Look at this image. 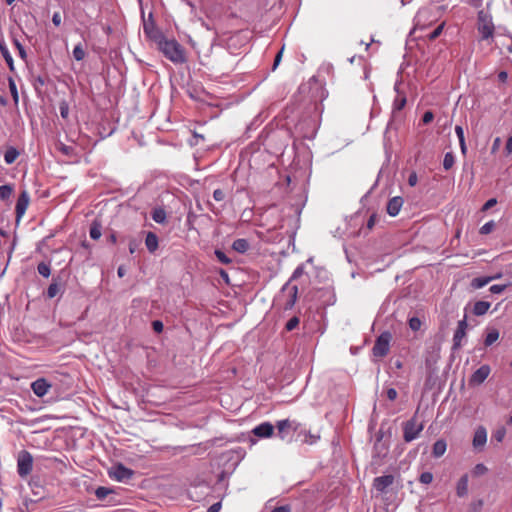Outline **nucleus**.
I'll return each mask as SVG.
<instances>
[{
  "label": "nucleus",
  "mask_w": 512,
  "mask_h": 512,
  "mask_svg": "<svg viewBox=\"0 0 512 512\" xmlns=\"http://www.w3.org/2000/svg\"><path fill=\"white\" fill-rule=\"evenodd\" d=\"M422 484H430L433 481V474L431 472H423L419 477Z\"/></svg>",
  "instance_id": "42"
},
{
  "label": "nucleus",
  "mask_w": 512,
  "mask_h": 512,
  "mask_svg": "<svg viewBox=\"0 0 512 512\" xmlns=\"http://www.w3.org/2000/svg\"><path fill=\"white\" fill-rule=\"evenodd\" d=\"M152 328L156 333H161L163 331L164 325L160 320H155L152 322Z\"/></svg>",
  "instance_id": "53"
},
{
  "label": "nucleus",
  "mask_w": 512,
  "mask_h": 512,
  "mask_svg": "<svg viewBox=\"0 0 512 512\" xmlns=\"http://www.w3.org/2000/svg\"><path fill=\"white\" fill-rule=\"evenodd\" d=\"M9 88H10V92H11L14 100L17 101L18 92H17L16 84L11 78L9 79Z\"/></svg>",
  "instance_id": "51"
},
{
  "label": "nucleus",
  "mask_w": 512,
  "mask_h": 512,
  "mask_svg": "<svg viewBox=\"0 0 512 512\" xmlns=\"http://www.w3.org/2000/svg\"><path fill=\"white\" fill-rule=\"evenodd\" d=\"M455 133H456L459 141L465 140L464 130H463L462 126L457 125L455 127Z\"/></svg>",
  "instance_id": "56"
},
{
  "label": "nucleus",
  "mask_w": 512,
  "mask_h": 512,
  "mask_svg": "<svg viewBox=\"0 0 512 512\" xmlns=\"http://www.w3.org/2000/svg\"><path fill=\"white\" fill-rule=\"evenodd\" d=\"M394 480L395 478L391 474L379 476L374 478L372 486L379 493H386L387 488L394 483Z\"/></svg>",
  "instance_id": "11"
},
{
  "label": "nucleus",
  "mask_w": 512,
  "mask_h": 512,
  "mask_svg": "<svg viewBox=\"0 0 512 512\" xmlns=\"http://www.w3.org/2000/svg\"><path fill=\"white\" fill-rule=\"evenodd\" d=\"M220 509H221V503H220V502H217V503L212 504V505L208 508L207 512H219V511H220Z\"/></svg>",
  "instance_id": "63"
},
{
  "label": "nucleus",
  "mask_w": 512,
  "mask_h": 512,
  "mask_svg": "<svg viewBox=\"0 0 512 512\" xmlns=\"http://www.w3.org/2000/svg\"><path fill=\"white\" fill-rule=\"evenodd\" d=\"M424 425L422 422H419L417 419V413L408 421L403 424V438L405 442H411L415 440L421 431L423 430Z\"/></svg>",
  "instance_id": "5"
},
{
  "label": "nucleus",
  "mask_w": 512,
  "mask_h": 512,
  "mask_svg": "<svg viewBox=\"0 0 512 512\" xmlns=\"http://www.w3.org/2000/svg\"><path fill=\"white\" fill-rule=\"evenodd\" d=\"M318 439H319L318 435L311 434L310 432H307V431H299L296 441L300 440L302 443L311 445V444L316 443V441Z\"/></svg>",
  "instance_id": "20"
},
{
  "label": "nucleus",
  "mask_w": 512,
  "mask_h": 512,
  "mask_svg": "<svg viewBox=\"0 0 512 512\" xmlns=\"http://www.w3.org/2000/svg\"><path fill=\"white\" fill-rule=\"evenodd\" d=\"M19 156V152L14 147H9L4 153V161L10 165L16 161Z\"/></svg>",
  "instance_id": "26"
},
{
  "label": "nucleus",
  "mask_w": 512,
  "mask_h": 512,
  "mask_svg": "<svg viewBox=\"0 0 512 512\" xmlns=\"http://www.w3.org/2000/svg\"><path fill=\"white\" fill-rule=\"evenodd\" d=\"M226 197L225 192L222 189H215L213 192V198L215 201L220 202L223 201Z\"/></svg>",
  "instance_id": "47"
},
{
  "label": "nucleus",
  "mask_w": 512,
  "mask_h": 512,
  "mask_svg": "<svg viewBox=\"0 0 512 512\" xmlns=\"http://www.w3.org/2000/svg\"><path fill=\"white\" fill-rule=\"evenodd\" d=\"M133 474V470L127 468L121 463L112 466L108 471L109 477L118 482H127L132 478Z\"/></svg>",
  "instance_id": "8"
},
{
  "label": "nucleus",
  "mask_w": 512,
  "mask_h": 512,
  "mask_svg": "<svg viewBox=\"0 0 512 512\" xmlns=\"http://www.w3.org/2000/svg\"><path fill=\"white\" fill-rule=\"evenodd\" d=\"M499 338V331L496 328L489 329L484 340L485 346H491Z\"/></svg>",
  "instance_id": "27"
},
{
  "label": "nucleus",
  "mask_w": 512,
  "mask_h": 512,
  "mask_svg": "<svg viewBox=\"0 0 512 512\" xmlns=\"http://www.w3.org/2000/svg\"><path fill=\"white\" fill-rule=\"evenodd\" d=\"M60 115L62 118L67 119L69 115V107L66 102H61L59 106Z\"/></svg>",
  "instance_id": "44"
},
{
  "label": "nucleus",
  "mask_w": 512,
  "mask_h": 512,
  "mask_svg": "<svg viewBox=\"0 0 512 512\" xmlns=\"http://www.w3.org/2000/svg\"><path fill=\"white\" fill-rule=\"evenodd\" d=\"M497 203V200L495 198H491L489 199L483 206V210H488L490 208H492L494 205H496Z\"/></svg>",
  "instance_id": "60"
},
{
  "label": "nucleus",
  "mask_w": 512,
  "mask_h": 512,
  "mask_svg": "<svg viewBox=\"0 0 512 512\" xmlns=\"http://www.w3.org/2000/svg\"><path fill=\"white\" fill-rule=\"evenodd\" d=\"M303 273H304V268H303V266H302V265H301V266H298V267L294 270V272H293V274H292V276H291V278L289 279V281H288V282L290 283L291 281H293V280H295V279L299 278Z\"/></svg>",
  "instance_id": "50"
},
{
  "label": "nucleus",
  "mask_w": 512,
  "mask_h": 512,
  "mask_svg": "<svg viewBox=\"0 0 512 512\" xmlns=\"http://www.w3.org/2000/svg\"><path fill=\"white\" fill-rule=\"evenodd\" d=\"M505 150L508 154L512 153V136H510L507 141H506V145H505Z\"/></svg>",
  "instance_id": "64"
},
{
  "label": "nucleus",
  "mask_w": 512,
  "mask_h": 512,
  "mask_svg": "<svg viewBox=\"0 0 512 512\" xmlns=\"http://www.w3.org/2000/svg\"><path fill=\"white\" fill-rule=\"evenodd\" d=\"M446 449H447L446 441L443 439H439L433 444L432 454L435 458H439L444 455V453L446 452Z\"/></svg>",
  "instance_id": "19"
},
{
  "label": "nucleus",
  "mask_w": 512,
  "mask_h": 512,
  "mask_svg": "<svg viewBox=\"0 0 512 512\" xmlns=\"http://www.w3.org/2000/svg\"><path fill=\"white\" fill-rule=\"evenodd\" d=\"M397 391L394 388H389L387 390V398L391 401H394L397 398Z\"/></svg>",
  "instance_id": "57"
},
{
  "label": "nucleus",
  "mask_w": 512,
  "mask_h": 512,
  "mask_svg": "<svg viewBox=\"0 0 512 512\" xmlns=\"http://www.w3.org/2000/svg\"><path fill=\"white\" fill-rule=\"evenodd\" d=\"M283 50H284V47H282V49L275 56L273 67H272L273 70H275L278 67V65L280 64L281 59H282Z\"/></svg>",
  "instance_id": "54"
},
{
  "label": "nucleus",
  "mask_w": 512,
  "mask_h": 512,
  "mask_svg": "<svg viewBox=\"0 0 512 512\" xmlns=\"http://www.w3.org/2000/svg\"><path fill=\"white\" fill-rule=\"evenodd\" d=\"M12 191L13 189L10 185L0 186V199L7 200L8 198H10Z\"/></svg>",
  "instance_id": "35"
},
{
  "label": "nucleus",
  "mask_w": 512,
  "mask_h": 512,
  "mask_svg": "<svg viewBox=\"0 0 512 512\" xmlns=\"http://www.w3.org/2000/svg\"><path fill=\"white\" fill-rule=\"evenodd\" d=\"M30 203V195L27 190H22L15 206L16 212V222H19L21 218L24 216L28 205Z\"/></svg>",
  "instance_id": "10"
},
{
  "label": "nucleus",
  "mask_w": 512,
  "mask_h": 512,
  "mask_svg": "<svg viewBox=\"0 0 512 512\" xmlns=\"http://www.w3.org/2000/svg\"><path fill=\"white\" fill-rule=\"evenodd\" d=\"M143 31L145 35L156 45L165 38L161 30L155 25L152 19V14L149 15V19L147 21H144Z\"/></svg>",
  "instance_id": "7"
},
{
  "label": "nucleus",
  "mask_w": 512,
  "mask_h": 512,
  "mask_svg": "<svg viewBox=\"0 0 512 512\" xmlns=\"http://www.w3.org/2000/svg\"><path fill=\"white\" fill-rule=\"evenodd\" d=\"M299 318L297 316H294L292 317L291 319H289V321L286 323V330L287 331H292L294 330L298 325H299Z\"/></svg>",
  "instance_id": "40"
},
{
  "label": "nucleus",
  "mask_w": 512,
  "mask_h": 512,
  "mask_svg": "<svg viewBox=\"0 0 512 512\" xmlns=\"http://www.w3.org/2000/svg\"><path fill=\"white\" fill-rule=\"evenodd\" d=\"M33 469V456L27 450H22L17 457V472L20 477L28 476Z\"/></svg>",
  "instance_id": "6"
},
{
  "label": "nucleus",
  "mask_w": 512,
  "mask_h": 512,
  "mask_svg": "<svg viewBox=\"0 0 512 512\" xmlns=\"http://www.w3.org/2000/svg\"><path fill=\"white\" fill-rule=\"evenodd\" d=\"M14 45L16 46V48H17V50L19 52L20 57L22 59H26L27 53H26V50H25L24 46L17 39L14 40Z\"/></svg>",
  "instance_id": "46"
},
{
  "label": "nucleus",
  "mask_w": 512,
  "mask_h": 512,
  "mask_svg": "<svg viewBox=\"0 0 512 512\" xmlns=\"http://www.w3.org/2000/svg\"><path fill=\"white\" fill-rule=\"evenodd\" d=\"M491 372L490 366H480L470 377L469 383L472 385L482 384L489 376Z\"/></svg>",
  "instance_id": "12"
},
{
  "label": "nucleus",
  "mask_w": 512,
  "mask_h": 512,
  "mask_svg": "<svg viewBox=\"0 0 512 512\" xmlns=\"http://www.w3.org/2000/svg\"><path fill=\"white\" fill-rule=\"evenodd\" d=\"M281 294L285 297V302L283 304L284 310H290L294 307L297 296H298V287L296 285H289L287 282L281 289Z\"/></svg>",
  "instance_id": "9"
},
{
  "label": "nucleus",
  "mask_w": 512,
  "mask_h": 512,
  "mask_svg": "<svg viewBox=\"0 0 512 512\" xmlns=\"http://www.w3.org/2000/svg\"><path fill=\"white\" fill-rule=\"evenodd\" d=\"M468 475L464 474L460 477L456 485V494L458 497L462 498L467 496L468 494Z\"/></svg>",
  "instance_id": "17"
},
{
  "label": "nucleus",
  "mask_w": 512,
  "mask_h": 512,
  "mask_svg": "<svg viewBox=\"0 0 512 512\" xmlns=\"http://www.w3.org/2000/svg\"><path fill=\"white\" fill-rule=\"evenodd\" d=\"M477 30L481 36V40H493L495 26L492 15L484 10L478 11L477 14Z\"/></svg>",
  "instance_id": "2"
},
{
  "label": "nucleus",
  "mask_w": 512,
  "mask_h": 512,
  "mask_svg": "<svg viewBox=\"0 0 512 512\" xmlns=\"http://www.w3.org/2000/svg\"><path fill=\"white\" fill-rule=\"evenodd\" d=\"M51 388V384L45 378H39L31 383V389L38 397H44Z\"/></svg>",
  "instance_id": "13"
},
{
  "label": "nucleus",
  "mask_w": 512,
  "mask_h": 512,
  "mask_svg": "<svg viewBox=\"0 0 512 512\" xmlns=\"http://www.w3.org/2000/svg\"><path fill=\"white\" fill-rule=\"evenodd\" d=\"M434 119V114L432 111H426L422 117V122L424 124H429Z\"/></svg>",
  "instance_id": "52"
},
{
  "label": "nucleus",
  "mask_w": 512,
  "mask_h": 512,
  "mask_svg": "<svg viewBox=\"0 0 512 512\" xmlns=\"http://www.w3.org/2000/svg\"><path fill=\"white\" fill-rule=\"evenodd\" d=\"M215 256L223 264H229L231 262L227 255L221 250H215Z\"/></svg>",
  "instance_id": "43"
},
{
  "label": "nucleus",
  "mask_w": 512,
  "mask_h": 512,
  "mask_svg": "<svg viewBox=\"0 0 512 512\" xmlns=\"http://www.w3.org/2000/svg\"><path fill=\"white\" fill-rule=\"evenodd\" d=\"M37 271L41 276L45 278H48L51 274L50 266L44 262L38 264Z\"/></svg>",
  "instance_id": "34"
},
{
  "label": "nucleus",
  "mask_w": 512,
  "mask_h": 512,
  "mask_svg": "<svg viewBox=\"0 0 512 512\" xmlns=\"http://www.w3.org/2000/svg\"><path fill=\"white\" fill-rule=\"evenodd\" d=\"M157 48L174 64H183L187 61L185 49L175 39H167L165 37L157 45Z\"/></svg>",
  "instance_id": "1"
},
{
  "label": "nucleus",
  "mask_w": 512,
  "mask_h": 512,
  "mask_svg": "<svg viewBox=\"0 0 512 512\" xmlns=\"http://www.w3.org/2000/svg\"><path fill=\"white\" fill-rule=\"evenodd\" d=\"M111 493H113V490L104 486H100L95 490V496L98 500H104Z\"/></svg>",
  "instance_id": "31"
},
{
  "label": "nucleus",
  "mask_w": 512,
  "mask_h": 512,
  "mask_svg": "<svg viewBox=\"0 0 512 512\" xmlns=\"http://www.w3.org/2000/svg\"><path fill=\"white\" fill-rule=\"evenodd\" d=\"M73 57L76 61H81L85 58V51L82 47V44L79 43L73 49Z\"/></svg>",
  "instance_id": "33"
},
{
  "label": "nucleus",
  "mask_w": 512,
  "mask_h": 512,
  "mask_svg": "<svg viewBox=\"0 0 512 512\" xmlns=\"http://www.w3.org/2000/svg\"><path fill=\"white\" fill-rule=\"evenodd\" d=\"M466 336V331L456 330L453 335V349L457 350L462 346V340Z\"/></svg>",
  "instance_id": "29"
},
{
  "label": "nucleus",
  "mask_w": 512,
  "mask_h": 512,
  "mask_svg": "<svg viewBox=\"0 0 512 512\" xmlns=\"http://www.w3.org/2000/svg\"><path fill=\"white\" fill-rule=\"evenodd\" d=\"M445 26V23H441L440 25H438L429 35H428V38L429 40H435L436 38H438L442 31H443V28Z\"/></svg>",
  "instance_id": "39"
},
{
  "label": "nucleus",
  "mask_w": 512,
  "mask_h": 512,
  "mask_svg": "<svg viewBox=\"0 0 512 512\" xmlns=\"http://www.w3.org/2000/svg\"><path fill=\"white\" fill-rule=\"evenodd\" d=\"M52 22L55 26H60L61 24V15L59 12H55L52 16Z\"/></svg>",
  "instance_id": "59"
},
{
  "label": "nucleus",
  "mask_w": 512,
  "mask_h": 512,
  "mask_svg": "<svg viewBox=\"0 0 512 512\" xmlns=\"http://www.w3.org/2000/svg\"><path fill=\"white\" fill-rule=\"evenodd\" d=\"M405 104H406L405 97L396 98L394 101V109L401 110L405 106Z\"/></svg>",
  "instance_id": "49"
},
{
  "label": "nucleus",
  "mask_w": 512,
  "mask_h": 512,
  "mask_svg": "<svg viewBox=\"0 0 512 512\" xmlns=\"http://www.w3.org/2000/svg\"><path fill=\"white\" fill-rule=\"evenodd\" d=\"M421 320L417 317H412L409 319V327L413 331H418L421 327Z\"/></svg>",
  "instance_id": "41"
},
{
  "label": "nucleus",
  "mask_w": 512,
  "mask_h": 512,
  "mask_svg": "<svg viewBox=\"0 0 512 512\" xmlns=\"http://www.w3.org/2000/svg\"><path fill=\"white\" fill-rule=\"evenodd\" d=\"M376 219H377L376 214H372V215L369 217V219H368V221H367V228H368V229H372V228L374 227V225H375V223H376Z\"/></svg>",
  "instance_id": "61"
},
{
  "label": "nucleus",
  "mask_w": 512,
  "mask_h": 512,
  "mask_svg": "<svg viewBox=\"0 0 512 512\" xmlns=\"http://www.w3.org/2000/svg\"><path fill=\"white\" fill-rule=\"evenodd\" d=\"M250 245H249V242L248 240L244 239V238H239V239H236L233 244H232V248L233 250H235L236 252L238 253H245L247 252V250L249 249Z\"/></svg>",
  "instance_id": "22"
},
{
  "label": "nucleus",
  "mask_w": 512,
  "mask_h": 512,
  "mask_svg": "<svg viewBox=\"0 0 512 512\" xmlns=\"http://www.w3.org/2000/svg\"><path fill=\"white\" fill-rule=\"evenodd\" d=\"M496 227V223L491 220L487 223H485L481 228H480V234H483V235H487L489 233H491Z\"/></svg>",
  "instance_id": "36"
},
{
  "label": "nucleus",
  "mask_w": 512,
  "mask_h": 512,
  "mask_svg": "<svg viewBox=\"0 0 512 512\" xmlns=\"http://www.w3.org/2000/svg\"><path fill=\"white\" fill-rule=\"evenodd\" d=\"M467 326H468V324H467L466 316H464V318L458 322L456 330L466 331Z\"/></svg>",
  "instance_id": "58"
},
{
  "label": "nucleus",
  "mask_w": 512,
  "mask_h": 512,
  "mask_svg": "<svg viewBox=\"0 0 512 512\" xmlns=\"http://www.w3.org/2000/svg\"><path fill=\"white\" fill-rule=\"evenodd\" d=\"M275 427L270 422H263L255 426L252 433L259 438H269L274 434Z\"/></svg>",
  "instance_id": "14"
},
{
  "label": "nucleus",
  "mask_w": 512,
  "mask_h": 512,
  "mask_svg": "<svg viewBox=\"0 0 512 512\" xmlns=\"http://www.w3.org/2000/svg\"><path fill=\"white\" fill-rule=\"evenodd\" d=\"M417 182H418V177H417L416 172H411L408 177V184L413 187L417 184Z\"/></svg>",
  "instance_id": "55"
},
{
  "label": "nucleus",
  "mask_w": 512,
  "mask_h": 512,
  "mask_svg": "<svg viewBox=\"0 0 512 512\" xmlns=\"http://www.w3.org/2000/svg\"><path fill=\"white\" fill-rule=\"evenodd\" d=\"M300 424L296 421L283 419L276 422L277 437L288 443L292 442L294 434H298Z\"/></svg>",
  "instance_id": "3"
},
{
  "label": "nucleus",
  "mask_w": 512,
  "mask_h": 512,
  "mask_svg": "<svg viewBox=\"0 0 512 512\" xmlns=\"http://www.w3.org/2000/svg\"><path fill=\"white\" fill-rule=\"evenodd\" d=\"M491 304L487 301H477L473 306V314L476 316H482L487 313Z\"/></svg>",
  "instance_id": "21"
},
{
  "label": "nucleus",
  "mask_w": 512,
  "mask_h": 512,
  "mask_svg": "<svg viewBox=\"0 0 512 512\" xmlns=\"http://www.w3.org/2000/svg\"><path fill=\"white\" fill-rule=\"evenodd\" d=\"M151 217L156 223H159V224L165 223L166 219H167L165 210L160 207L153 209V211L151 213Z\"/></svg>",
  "instance_id": "25"
},
{
  "label": "nucleus",
  "mask_w": 512,
  "mask_h": 512,
  "mask_svg": "<svg viewBox=\"0 0 512 512\" xmlns=\"http://www.w3.org/2000/svg\"><path fill=\"white\" fill-rule=\"evenodd\" d=\"M454 162H455V159H454V155L452 152H447L444 156V160H443V168L445 170H449L453 167L454 165Z\"/></svg>",
  "instance_id": "32"
},
{
  "label": "nucleus",
  "mask_w": 512,
  "mask_h": 512,
  "mask_svg": "<svg viewBox=\"0 0 512 512\" xmlns=\"http://www.w3.org/2000/svg\"><path fill=\"white\" fill-rule=\"evenodd\" d=\"M486 442H487V431L483 426H479L474 433V437H473V441H472L473 447L475 449L483 448L484 445L486 444Z\"/></svg>",
  "instance_id": "15"
},
{
  "label": "nucleus",
  "mask_w": 512,
  "mask_h": 512,
  "mask_svg": "<svg viewBox=\"0 0 512 512\" xmlns=\"http://www.w3.org/2000/svg\"><path fill=\"white\" fill-rule=\"evenodd\" d=\"M496 277H478L474 278L471 281V286L474 289H479L487 285L490 281L494 280Z\"/></svg>",
  "instance_id": "28"
},
{
  "label": "nucleus",
  "mask_w": 512,
  "mask_h": 512,
  "mask_svg": "<svg viewBox=\"0 0 512 512\" xmlns=\"http://www.w3.org/2000/svg\"><path fill=\"white\" fill-rule=\"evenodd\" d=\"M271 512H291V509L288 505H283L274 508Z\"/></svg>",
  "instance_id": "62"
},
{
  "label": "nucleus",
  "mask_w": 512,
  "mask_h": 512,
  "mask_svg": "<svg viewBox=\"0 0 512 512\" xmlns=\"http://www.w3.org/2000/svg\"><path fill=\"white\" fill-rule=\"evenodd\" d=\"M89 235L93 240H98L102 235V225L99 221L94 220L91 223L90 229H89Z\"/></svg>",
  "instance_id": "24"
},
{
  "label": "nucleus",
  "mask_w": 512,
  "mask_h": 512,
  "mask_svg": "<svg viewBox=\"0 0 512 512\" xmlns=\"http://www.w3.org/2000/svg\"><path fill=\"white\" fill-rule=\"evenodd\" d=\"M61 290V285L56 281L53 280L52 283L48 286L46 296L49 299L54 298Z\"/></svg>",
  "instance_id": "30"
},
{
  "label": "nucleus",
  "mask_w": 512,
  "mask_h": 512,
  "mask_svg": "<svg viewBox=\"0 0 512 512\" xmlns=\"http://www.w3.org/2000/svg\"><path fill=\"white\" fill-rule=\"evenodd\" d=\"M0 52L3 56V58L5 59L9 69L11 71H14V61H13V58L7 48V46L5 45L4 42H0Z\"/></svg>",
  "instance_id": "23"
},
{
  "label": "nucleus",
  "mask_w": 512,
  "mask_h": 512,
  "mask_svg": "<svg viewBox=\"0 0 512 512\" xmlns=\"http://www.w3.org/2000/svg\"><path fill=\"white\" fill-rule=\"evenodd\" d=\"M403 203V198L400 196L391 198L387 203V213L392 217L397 216L403 206Z\"/></svg>",
  "instance_id": "16"
},
{
  "label": "nucleus",
  "mask_w": 512,
  "mask_h": 512,
  "mask_svg": "<svg viewBox=\"0 0 512 512\" xmlns=\"http://www.w3.org/2000/svg\"><path fill=\"white\" fill-rule=\"evenodd\" d=\"M507 288V285L494 284L489 288V291L493 294H500Z\"/></svg>",
  "instance_id": "45"
},
{
  "label": "nucleus",
  "mask_w": 512,
  "mask_h": 512,
  "mask_svg": "<svg viewBox=\"0 0 512 512\" xmlns=\"http://www.w3.org/2000/svg\"><path fill=\"white\" fill-rule=\"evenodd\" d=\"M145 245L150 253H154L158 248V237L153 232H148L145 238Z\"/></svg>",
  "instance_id": "18"
},
{
  "label": "nucleus",
  "mask_w": 512,
  "mask_h": 512,
  "mask_svg": "<svg viewBox=\"0 0 512 512\" xmlns=\"http://www.w3.org/2000/svg\"><path fill=\"white\" fill-rule=\"evenodd\" d=\"M506 435V429L504 427L498 428L492 435V439H495L497 442H502Z\"/></svg>",
  "instance_id": "38"
},
{
  "label": "nucleus",
  "mask_w": 512,
  "mask_h": 512,
  "mask_svg": "<svg viewBox=\"0 0 512 512\" xmlns=\"http://www.w3.org/2000/svg\"><path fill=\"white\" fill-rule=\"evenodd\" d=\"M58 149L60 152H62L64 155L70 156L73 154V147L67 146L63 143H60L58 146Z\"/></svg>",
  "instance_id": "48"
},
{
  "label": "nucleus",
  "mask_w": 512,
  "mask_h": 512,
  "mask_svg": "<svg viewBox=\"0 0 512 512\" xmlns=\"http://www.w3.org/2000/svg\"><path fill=\"white\" fill-rule=\"evenodd\" d=\"M392 340V334L389 331L382 332L375 340L372 348V354L376 358L385 357L390 350V342Z\"/></svg>",
  "instance_id": "4"
},
{
  "label": "nucleus",
  "mask_w": 512,
  "mask_h": 512,
  "mask_svg": "<svg viewBox=\"0 0 512 512\" xmlns=\"http://www.w3.org/2000/svg\"><path fill=\"white\" fill-rule=\"evenodd\" d=\"M488 471V468L482 464V463H479V464H476L475 467L473 468V475L476 476V477H479V476H482L484 474H486Z\"/></svg>",
  "instance_id": "37"
}]
</instances>
